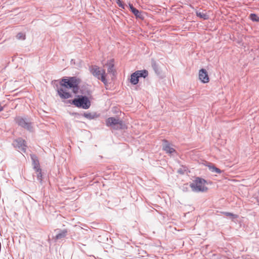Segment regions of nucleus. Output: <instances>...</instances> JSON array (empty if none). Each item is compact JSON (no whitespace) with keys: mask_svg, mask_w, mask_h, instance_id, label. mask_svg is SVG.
I'll return each mask as SVG.
<instances>
[{"mask_svg":"<svg viewBox=\"0 0 259 259\" xmlns=\"http://www.w3.org/2000/svg\"><path fill=\"white\" fill-rule=\"evenodd\" d=\"M78 83V80L75 77L63 79L60 82L61 88L58 91L60 97L63 99L70 98L71 95L67 90L73 89V92L75 93Z\"/></svg>","mask_w":259,"mask_h":259,"instance_id":"f257e3e1","label":"nucleus"},{"mask_svg":"<svg viewBox=\"0 0 259 259\" xmlns=\"http://www.w3.org/2000/svg\"><path fill=\"white\" fill-rule=\"evenodd\" d=\"M211 184V182H208L202 178H197L190 184V186L194 192L204 193L208 190V185Z\"/></svg>","mask_w":259,"mask_h":259,"instance_id":"f03ea898","label":"nucleus"},{"mask_svg":"<svg viewBox=\"0 0 259 259\" xmlns=\"http://www.w3.org/2000/svg\"><path fill=\"white\" fill-rule=\"evenodd\" d=\"M72 103L77 107L87 109L91 106V102L89 98L85 96H80L73 100Z\"/></svg>","mask_w":259,"mask_h":259,"instance_id":"7ed1b4c3","label":"nucleus"},{"mask_svg":"<svg viewBox=\"0 0 259 259\" xmlns=\"http://www.w3.org/2000/svg\"><path fill=\"white\" fill-rule=\"evenodd\" d=\"M91 72L98 79H101L104 83H107L106 78V74L104 69H102L97 66H93L90 69Z\"/></svg>","mask_w":259,"mask_h":259,"instance_id":"20e7f679","label":"nucleus"},{"mask_svg":"<svg viewBox=\"0 0 259 259\" xmlns=\"http://www.w3.org/2000/svg\"><path fill=\"white\" fill-rule=\"evenodd\" d=\"M148 75V72L146 70H138L132 74L130 82L132 84L135 85L139 82V78L140 77H146Z\"/></svg>","mask_w":259,"mask_h":259,"instance_id":"39448f33","label":"nucleus"},{"mask_svg":"<svg viewBox=\"0 0 259 259\" xmlns=\"http://www.w3.org/2000/svg\"><path fill=\"white\" fill-rule=\"evenodd\" d=\"M199 80L202 83H208L210 81V78L207 70L204 68L200 69L198 73Z\"/></svg>","mask_w":259,"mask_h":259,"instance_id":"423d86ee","label":"nucleus"},{"mask_svg":"<svg viewBox=\"0 0 259 259\" xmlns=\"http://www.w3.org/2000/svg\"><path fill=\"white\" fill-rule=\"evenodd\" d=\"M121 121L118 118L114 117L108 118L106 120V125L113 127L118 126V125H121Z\"/></svg>","mask_w":259,"mask_h":259,"instance_id":"0eeeda50","label":"nucleus"},{"mask_svg":"<svg viewBox=\"0 0 259 259\" xmlns=\"http://www.w3.org/2000/svg\"><path fill=\"white\" fill-rule=\"evenodd\" d=\"M31 159L33 161V165L34 168L36 169L37 172H38V177H41V172L39 171V163L36 157L34 155H32Z\"/></svg>","mask_w":259,"mask_h":259,"instance_id":"6e6552de","label":"nucleus"},{"mask_svg":"<svg viewBox=\"0 0 259 259\" xmlns=\"http://www.w3.org/2000/svg\"><path fill=\"white\" fill-rule=\"evenodd\" d=\"M15 145L18 147L19 149H21L23 151H25L26 150V145L25 143L24 140L19 139L15 141Z\"/></svg>","mask_w":259,"mask_h":259,"instance_id":"1a4fd4ad","label":"nucleus"},{"mask_svg":"<svg viewBox=\"0 0 259 259\" xmlns=\"http://www.w3.org/2000/svg\"><path fill=\"white\" fill-rule=\"evenodd\" d=\"M163 149L166 152V153L169 154H172L175 151V149L170 147L168 144H166L163 146Z\"/></svg>","mask_w":259,"mask_h":259,"instance_id":"9d476101","label":"nucleus"},{"mask_svg":"<svg viewBox=\"0 0 259 259\" xmlns=\"http://www.w3.org/2000/svg\"><path fill=\"white\" fill-rule=\"evenodd\" d=\"M207 166L208 169L212 172H215L217 174H221L222 172V170L219 168L216 167L214 165L212 164H207Z\"/></svg>","mask_w":259,"mask_h":259,"instance_id":"9b49d317","label":"nucleus"},{"mask_svg":"<svg viewBox=\"0 0 259 259\" xmlns=\"http://www.w3.org/2000/svg\"><path fill=\"white\" fill-rule=\"evenodd\" d=\"M130 8L131 10V11L133 12V13L138 18L141 17V12H140L137 9L135 8L132 5L129 4Z\"/></svg>","mask_w":259,"mask_h":259,"instance_id":"f8f14e48","label":"nucleus"},{"mask_svg":"<svg viewBox=\"0 0 259 259\" xmlns=\"http://www.w3.org/2000/svg\"><path fill=\"white\" fill-rule=\"evenodd\" d=\"M196 15L198 17H200V18H202L204 20L207 19L208 18V16L207 15V14L203 12H197Z\"/></svg>","mask_w":259,"mask_h":259,"instance_id":"ddd939ff","label":"nucleus"},{"mask_svg":"<svg viewBox=\"0 0 259 259\" xmlns=\"http://www.w3.org/2000/svg\"><path fill=\"white\" fill-rule=\"evenodd\" d=\"M83 116L88 118V119H94L96 117V115L95 114H93L91 113H84L83 114Z\"/></svg>","mask_w":259,"mask_h":259,"instance_id":"4468645a","label":"nucleus"},{"mask_svg":"<svg viewBox=\"0 0 259 259\" xmlns=\"http://www.w3.org/2000/svg\"><path fill=\"white\" fill-rule=\"evenodd\" d=\"M250 18L253 21L259 22V17L257 16L255 14H251L250 15Z\"/></svg>","mask_w":259,"mask_h":259,"instance_id":"2eb2a0df","label":"nucleus"},{"mask_svg":"<svg viewBox=\"0 0 259 259\" xmlns=\"http://www.w3.org/2000/svg\"><path fill=\"white\" fill-rule=\"evenodd\" d=\"M113 67V64L112 62L111 61H110L109 63V66H108V71L109 72L112 71Z\"/></svg>","mask_w":259,"mask_h":259,"instance_id":"dca6fc26","label":"nucleus"},{"mask_svg":"<svg viewBox=\"0 0 259 259\" xmlns=\"http://www.w3.org/2000/svg\"><path fill=\"white\" fill-rule=\"evenodd\" d=\"M19 124L23 127H28L27 123H25L23 120H20Z\"/></svg>","mask_w":259,"mask_h":259,"instance_id":"f3484780","label":"nucleus"},{"mask_svg":"<svg viewBox=\"0 0 259 259\" xmlns=\"http://www.w3.org/2000/svg\"><path fill=\"white\" fill-rule=\"evenodd\" d=\"M115 1L118 4L119 7H121L122 9H124V6L122 4L120 0H115Z\"/></svg>","mask_w":259,"mask_h":259,"instance_id":"a211bd4d","label":"nucleus"},{"mask_svg":"<svg viewBox=\"0 0 259 259\" xmlns=\"http://www.w3.org/2000/svg\"><path fill=\"white\" fill-rule=\"evenodd\" d=\"M17 37L18 39H25V35L22 33H20L18 34Z\"/></svg>","mask_w":259,"mask_h":259,"instance_id":"6ab92c4d","label":"nucleus"},{"mask_svg":"<svg viewBox=\"0 0 259 259\" xmlns=\"http://www.w3.org/2000/svg\"><path fill=\"white\" fill-rule=\"evenodd\" d=\"M66 232H63L62 234H59L56 235V238L59 239L62 236H64Z\"/></svg>","mask_w":259,"mask_h":259,"instance_id":"aec40b11","label":"nucleus"},{"mask_svg":"<svg viewBox=\"0 0 259 259\" xmlns=\"http://www.w3.org/2000/svg\"><path fill=\"white\" fill-rule=\"evenodd\" d=\"M227 215L228 216L230 217H233V218H237V215H235V214H232V213H227Z\"/></svg>","mask_w":259,"mask_h":259,"instance_id":"412c9836","label":"nucleus"},{"mask_svg":"<svg viewBox=\"0 0 259 259\" xmlns=\"http://www.w3.org/2000/svg\"><path fill=\"white\" fill-rule=\"evenodd\" d=\"M227 215L228 216L230 217H233V218H237V215H235V214H232V213H227Z\"/></svg>","mask_w":259,"mask_h":259,"instance_id":"4be33fe9","label":"nucleus"},{"mask_svg":"<svg viewBox=\"0 0 259 259\" xmlns=\"http://www.w3.org/2000/svg\"><path fill=\"white\" fill-rule=\"evenodd\" d=\"M3 110V107L1 106V105L0 104V111H2Z\"/></svg>","mask_w":259,"mask_h":259,"instance_id":"5701e85b","label":"nucleus"}]
</instances>
